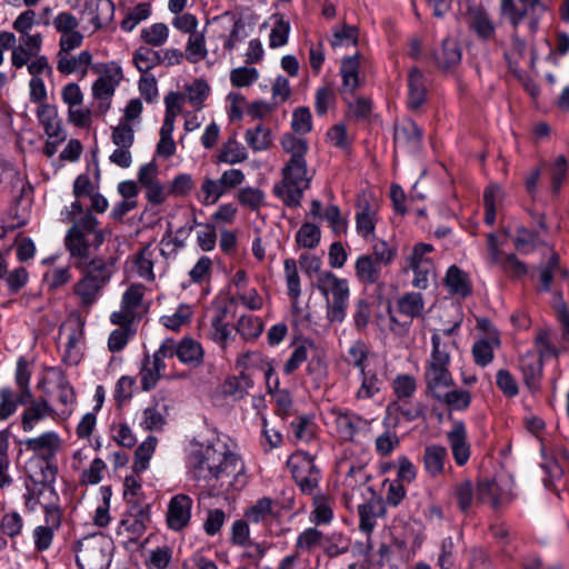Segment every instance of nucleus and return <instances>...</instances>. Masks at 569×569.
<instances>
[{
	"label": "nucleus",
	"instance_id": "nucleus-18",
	"mask_svg": "<svg viewBox=\"0 0 569 569\" xmlns=\"http://www.w3.org/2000/svg\"><path fill=\"white\" fill-rule=\"evenodd\" d=\"M27 451L42 455L46 460L56 456L61 447L60 436L56 431H46L38 437L21 442Z\"/></svg>",
	"mask_w": 569,
	"mask_h": 569
},
{
	"label": "nucleus",
	"instance_id": "nucleus-35",
	"mask_svg": "<svg viewBox=\"0 0 569 569\" xmlns=\"http://www.w3.org/2000/svg\"><path fill=\"white\" fill-rule=\"evenodd\" d=\"M445 281L451 293L460 297H467L471 292V286L467 273L457 266L449 267Z\"/></svg>",
	"mask_w": 569,
	"mask_h": 569
},
{
	"label": "nucleus",
	"instance_id": "nucleus-31",
	"mask_svg": "<svg viewBox=\"0 0 569 569\" xmlns=\"http://www.w3.org/2000/svg\"><path fill=\"white\" fill-rule=\"evenodd\" d=\"M435 399L445 405L450 410H465L471 402V395L463 389L452 388L445 389Z\"/></svg>",
	"mask_w": 569,
	"mask_h": 569
},
{
	"label": "nucleus",
	"instance_id": "nucleus-63",
	"mask_svg": "<svg viewBox=\"0 0 569 569\" xmlns=\"http://www.w3.org/2000/svg\"><path fill=\"white\" fill-rule=\"evenodd\" d=\"M307 361V373L313 380L322 381L327 377V362L323 352L315 347Z\"/></svg>",
	"mask_w": 569,
	"mask_h": 569
},
{
	"label": "nucleus",
	"instance_id": "nucleus-12",
	"mask_svg": "<svg viewBox=\"0 0 569 569\" xmlns=\"http://www.w3.org/2000/svg\"><path fill=\"white\" fill-rule=\"evenodd\" d=\"M162 346L168 347L171 351L170 358L177 356L186 365L197 366L203 359L202 346L192 338H183L179 343L173 339H166L162 341Z\"/></svg>",
	"mask_w": 569,
	"mask_h": 569
},
{
	"label": "nucleus",
	"instance_id": "nucleus-47",
	"mask_svg": "<svg viewBox=\"0 0 569 569\" xmlns=\"http://www.w3.org/2000/svg\"><path fill=\"white\" fill-rule=\"evenodd\" d=\"M71 268L74 267L70 263V266L56 267L48 270L43 274V282L48 287V289L50 291H56L61 287L68 284L72 279Z\"/></svg>",
	"mask_w": 569,
	"mask_h": 569
},
{
	"label": "nucleus",
	"instance_id": "nucleus-61",
	"mask_svg": "<svg viewBox=\"0 0 569 569\" xmlns=\"http://www.w3.org/2000/svg\"><path fill=\"white\" fill-rule=\"evenodd\" d=\"M499 345L498 338L491 340L477 341L472 347L475 362L481 367H486L493 359V346Z\"/></svg>",
	"mask_w": 569,
	"mask_h": 569
},
{
	"label": "nucleus",
	"instance_id": "nucleus-4",
	"mask_svg": "<svg viewBox=\"0 0 569 569\" xmlns=\"http://www.w3.org/2000/svg\"><path fill=\"white\" fill-rule=\"evenodd\" d=\"M432 350L426 365L425 381L427 392L431 397L438 396L445 389L456 386L449 370L450 353L448 346L442 341L439 333L431 336Z\"/></svg>",
	"mask_w": 569,
	"mask_h": 569
},
{
	"label": "nucleus",
	"instance_id": "nucleus-20",
	"mask_svg": "<svg viewBox=\"0 0 569 569\" xmlns=\"http://www.w3.org/2000/svg\"><path fill=\"white\" fill-rule=\"evenodd\" d=\"M27 405L29 406L24 409L21 416L22 429L26 432L32 431L41 420L54 415V409L46 399L34 400L31 398Z\"/></svg>",
	"mask_w": 569,
	"mask_h": 569
},
{
	"label": "nucleus",
	"instance_id": "nucleus-37",
	"mask_svg": "<svg viewBox=\"0 0 569 569\" xmlns=\"http://www.w3.org/2000/svg\"><path fill=\"white\" fill-rule=\"evenodd\" d=\"M244 140L254 152L264 151L272 143L271 130L262 124H258L246 131Z\"/></svg>",
	"mask_w": 569,
	"mask_h": 569
},
{
	"label": "nucleus",
	"instance_id": "nucleus-54",
	"mask_svg": "<svg viewBox=\"0 0 569 569\" xmlns=\"http://www.w3.org/2000/svg\"><path fill=\"white\" fill-rule=\"evenodd\" d=\"M368 355L369 348L362 340L358 339L348 348L345 360L349 366L359 369V372H361L366 370L365 362L368 359Z\"/></svg>",
	"mask_w": 569,
	"mask_h": 569
},
{
	"label": "nucleus",
	"instance_id": "nucleus-41",
	"mask_svg": "<svg viewBox=\"0 0 569 569\" xmlns=\"http://www.w3.org/2000/svg\"><path fill=\"white\" fill-rule=\"evenodd\" d=\"M152 7L149 2H141L134 6L121 21V29L124 32H131L134 28L150 18Z\"/></svg>",
	"mask_w": 569,
	"mask_h": 569
},
{
	"label": "nucleus",
	"instance_id": "nucleus-8",
	"mask_svg": "<svg viewBox=\"0 0 569 569\" xmlns=\"http://www.w3.org/2000/svg\"><path fill=\"white\" fill-rule=\"evenodd\" d=\"M336 432L342 441H355L356 437L370 431L373 419H366L351 410H337Z\"/></svg>",
	"mask_w": 569,
	"mask_h": 569
},
{
	"label": "nucleus",
	"instance_id": "nucleus-10",
	"mask_svg": "<svg viewBox=\"0 0 569 569\" xmlns=\"http://www.w3.org/2000/svg\"><path fill=\"white\" fill-rule=\"evenodd\" d=\"M149 520L148 506L132 505L120 521L118 535H126L128 540L137 541L144 533Z\"/></svg>",
	"mask_w": 569,
	"mask_h": 569
},
{
	"label": "nucleus",
	"instance_id": "nucleus-22",
	"mask_svg": "<svg viewBox=\"0 0 569 569\" xmlns=\"http://www.w3.org/2000/svg\"><path fill=\"white\" fill-rule=\"evenodd\" d=\"M84 12L91 16L94 30L108 26L114 17V3L111 0H89L84 4Z\"/></svg>",
	"mask_w": 569,
	"mask_h": 569
},
{
	"label": "nucleus",
	"instance_id": "nucleus-43",
	"mask_svg": "<svg viewBox=\"0 0 569 569\" xmlns=\"http://www.w3.org/2000/svg\"><path fill=\"white\" fill-rule=\"evenodd\" d=\"M132 61L141 73H147L154 67L160 66L158 51L150 47H139L133 52Z\"/></svg>",
	"mask_w": 569,
	"mask_h": 569
},
{
	"label": "nucleus",
	"instance_id": "nucleus-50",
	"mask_svg": "<svg viewBox=\"0 0 569 569\" xmlns=\"http://www.w3.org/2000/svg\"><path fill=\"white\" fill-rule=\"evenodd\" d=\"M20 393L10 387L0 388V421L7 420L18 409Z\"/></svg>",
	"mask_w": 569,
	"mask_h": 569
},
{
	"label": "nucleus",
	"instance_id": "nucleus-34",
	"mask_svg": "<svg viewBox=\"0 0 569 569\" xmlns=\"http://www.w3.org/2000/svg\"><path fill=\"white\" fill-rule=\"evenodd\" d=\"M360 375V386L355 395L357 400H368L376 397L380 390L382 381L372 370H362Z\"/></svg>",
	"mask_w": 569,
	"mask_h": 569
},
{
	"label": "nucleus",
	"instance_id": "nucleus-59",
	"mask_svg": "<svg viewBox=\"0 0 569 569\" xmlns=\"http://www.w3.org/2000/svg\"><path fill=\"white\" fill-rule=\"evenodd\" d=\"M158 439L153 436L147 439L137 448L134 452V468L137 471H143L148 468L149 460L156 450Z\"/></svg>",
	"mask_w": 569,
	"mask_h": 569
},
{
	"label": "nucleus",
	"instance_id": "nucleus-25",
	"mask_svg": "<svg viewBox=\"0 0 569 569\" xmlns=\"http://www.w3.org/2000/svg\"><path fill=\"white\" fill-rule=\"evenodd\" d=\"M167 406L154 400L141 412L139 425L146 431H161L167 423Z\"/></svg>",
	"mask_w": 569,
	"mask_h": 569
},
{
	"label": "nucleus",
	"instance_id": "nucleus-52",
	"mask_svg": "<svg viewBox=\"0 0 569 569\" xmlns=\"http://www.w3.org/2000/svg\"><path fill=\"white\" fill-rule=\"evenodd\" d=\"M274 501L271 498L263 497L251 506L244 516L248 521L259 523L266 521L273 513Z\"/></svg>",
	"mask_w": 569,
	"mask_h": 569
},
{
	"label": "nucleus",
	"instance_id": "nucleus-38",
	"mask_svg": "<svg viewBox=\"0 0 569 569\" xmlns=\"http://www.w3.org/2000/svg\"><path fill=\"white\" fill-rule=\"evenodd\" d=\"M234 329L244 341H253L262 333L263 323L258 317L244 315L238 319Z\"/></svg>",
	"mask_w": 569,
	"mask_h": 569
},
{
	"label": "nucleus",
	"instance_id": "nucleus-7",
	"mask_svg": "<svg viewBox=\"0 0 569 569\" xmlns=\"http://www.w3.org/2000/svg\"><path fill=\"white\" fill-rule=\"evenodd\" d=\"M292 477L303 493L311 495L320 481V470L307 452H297L288 460Z\"/></svg>",
	"mask_w": 569,
	"mask_h": 569
},
{
	"label": "nucleus",
	"instance_id": "nucleus-49",
	"mask_svg": "<svg viewBox=\"0 0 569 569\" xmlns=\"http://www.w3.org/2000/svg\"><path fill=\"white\" fill-rule=\"evenodd\" d=\"M157 264V248L151 244L146 246L137 260L138 273L146 280H153V268Z\"/></svg>",
	"mask_w": 569,
	"mask_h": 569
},
{
	"label": "nucleus",
	"instance_id": "nucleus-33",
	"mask_svg": "<svg viewBox=\"0 0 569 569\" xmlns=\"http://www.w3.org/2000/svg\"><path fill=\"white\" fill-rule=\"evenodd\" d=\"M398 311L410 318H420L425 311V300L420 292H407L397 300Z\"/></svg>",
	"mask_w": 569,
	"mask_h": 569
},
{
	"label": "nucleus",
	"instance_id": "nucleus-44",
	"mask_svg": "<svg viewBox=\"0 0 569 569\" xmlns=\"http://www.w3.org/2000/svg\"><path fill=\"white\" fill-rule=\"evenodd\" d=\"M117 86L106 82L102 79H97L92 84L93 98L98 101V111L106 113L110 109L111 98L114 94Z\"/></svg>",
	"mask_w": 569,
	"mask_h": 569
},
{
	"label": "nucleus",
	"instance_id": "nucleus-3",
	"mask_svg": "<svg viewBox=\"0 0 569 569\" xmlns=\"http://www.w3.org/2000/svg\"><path fill=\"white\" fill-rule=\"evenodd\" d=\"M281 176L282 179L273 186L274 196L287 207H300L303 192L309 189L313 177L307 160H288L281 169Z\"/></svg>",
	"mask_w": 569,
	"mask_h": 569
},
{
	"label": "nucleus",
	"instance_id": "nucleus-14",
	"mask_svg": "<svg viewBox=\"0 0 569 569\" xmlns=\"http://www.w3.org/2000/svg\"><path fill=\"white\" fill-rule=\"evenodd\" d=\"M377 204L362 197L357 201L356 229L363 239L375 238L377 224Z\"/></svg>",
	"mask_w": 569,
	"mask_h": 569
},
{
	"label": "nucleus",
	"instance_id": "nucleus-64",
	"mask_svg": "<svg viewBox=\"0 0 569 569\" xmlns=\"http://www.w3.org/2000/svg\"><path fill=\"white\" fill-rule=\"evenodd\" d=\"M259 79V71L253 67H238L230 71V82L233 87L244 88Z\"/></svg>",
	"mask_w": 569,
	"mask_h": 569
},
{
	"label": "nucleus",
	"instance_id": "nucleus-40",
	"mask_svg": "<svg viewBox=\"0 0 569 569\" xmlns=\"http://www.w3.org/2000/svg\"><path fill=\"white\" fill-rule=\"evenodd\" d=\"M359 61L357 56L347 57L342 60L340 73L342 77L343 91H355L359 86Z\"/></svg>",
	"mask_w": 569,
	"mask_h": 569
},
{
	"label": "nucleus",
	"instance_id": "nucleus-24",
	"mask_svg": "<svg viewBox=\"0 0 569 569\" xmlns=\"http://www.w3.org/2000/svg\"><path fill=\"white\" fill-rule=\"evenodd\" d=\"M92 62V54L83 50L77 56L63 54L57 56V70L61 74L69 76L71 73L80 72L82 76L87 74L88 67Z\"/></svg>",
	"mask_w": 569,
	"mask_h": 569
},
{
	"label": "nucleus",
	"instance_id": "nucleus-5",
	"mask_svg": "<svg viewBox=\"0 0 569 569\" xmlns=\"http://www.w3.org/2000/svg\"><path fill=\"white\" fill-rule=\"evenodd\" d=\"M80 569H108L113 552V541L101 533L79 540L73 548Z\"/></svg>",
	"mask_w": 569,
	"mask_h": 569
},
{
	"label": "nucleus",
	"instance_id": "nucleus-57",
	"mask_svg": "<svg viewBox=\"0 0 569 569\" xmlns=\"http://www.w3.org/2000/svg\"><path fill=\"white\" fill-rule=\"evenodd\" d=\"M321 238L320 229L317 224L305 222L296 234V242L303 248H316Z\"/></svg>",
	"mask_w": 569,
	"mask_h": 569
},
{
	"label": "nucleus",
	"instance_id": "nucleus-42",
	"mask_svg": "<svg viewBox=\"0 0 569 569\" xmlns=\"http://www.w3.org/2000/svg\"><path fill=\"white\" fill-rule=\"evenodd\" d=\"M16 383L19 388L17 392L20 393V403L26 406L32 398V392L30 389V378L31 373L28 370L27 362L23 358H20L17 362L16 368Z\"/></svg>",
	"mask_w": 569,
	"mask_h": 569
},
{
	"label": "nucleus",
	"instance_id": "nucleus-39",
	"mask_svg": "<svg viewBox=\"0 0 569 569\" xmlns=\"http://www.w3.org/2000/svg\"><path fill=\"white\" fill-rule=\"evenodd\" d=\"M315 345L310 340H305L301 343L295 346L290 357L283 366V372L286 375L293 373L303 362L309 359Z\"/></svg>",
	"mask_w": 569,
	"mask_h": 569
},
{
	"label": "nucleus",
	"instance_id": "nucleus-1",
	"mask_svg": "<svg viewBox=\"0 0 569 569\" xmlns=\"http://www.w3.org/2000/svg\"><path fill=\"white\" fill-rule=\"evenodd\" d=\"M71 227L64 236V248L69 262L80 273L72 287L73 296L82 309L89 310L101 298L117 268V257L98 254L104 241V231L90 210H84L79 200L62 212Z\"/></svg>",
	"mask_w": 569,
	"mask_h": 569
},
{
	"label": "nucleus",
	"instance_id": "nucleus-53",
	"mask_svg": "<svg viewBox=\"0 0 569 569\" xmlns=\"http://www.w3.org/2000/svg\"><path fill=\"white\" fill-rule=\"evenodd\" d=\"M557 273H561L563 277L568 276V272L559 266V257L552 253L547 263L540 268V289L549 291Z\"/></svg>",
	"mask_w": 569,
	"mask_h": 569
},
{
	"label": "nucleus",
	"instance_id": "nucleus-2",
	"mask_svg": "<svg viewBox=\"0 0 569 569\" xmlns=\"http://www.w3.org/2000/svg\"><path fill=\"white\" fill-rule=\"evenodd\" d=\"M190 465L194 479L216 481L219 490L239 491L247 483L243 461L222 441L197 450L190 458Z\"/></svg>",
	"mask_w": 569,
	"mask_h": 569
},
{
	"label": "nucleus",
	"instance_id": "nucleus-60",
	"mask_svg": "<svg viewBox=\"0 0 569 569\" xmlns=\"http://www.w3.org/2000/svg\"><path fill=\"white\" fill-rule=\"evenodd\" d=\"M568 173V160L558 156L550 166L551 192L558 194Z\"/></svg>",
	"mask_w": 569,
	"mask_h": 569
},
{
	"label": "nucleus",
	"instance_id": "nucleus-46",
	"mask_svg": "<svg viewBox=\"0 0 569 569\" xmlns=\"http://www.w3.org/2000/svg\"><path fill=\"white\" fill-rule=\"evenodd\" d=\"M140 38L148 46L161 47L168 41L169 28L163 22H156L143 28L140 33Z\"/></svg>",
	"mask_w": 569,
	"mask_h": 569
},
{
	"label": "nucleus",
	"instance_id": "nucleus-16",
	"mask_svg": "<svg viewBox=\"0 0 569 569\" xmlns=\"http://www.w3.org/2000/svg\"><path fill=\"white\" fill-rule=\"evenodd\" d=\"M447 441L456 463L458 466L466 465L470 458L471 450L466 426L462 421L453 422L452 428L447 432Z\"/></svg>",
	"mask_w": 569,
	"mask_h": 569
},
{
	"label": "nucleus",
	"instance_id": "nucleus-29",
	"mask_svg": "<svg viewBox=\"0 0 569 569\" xmlns=\"http://www.w3.org/2000/svg\"><path fill=\"white\" fill-rule=\"evenodd\" d=\"M226 310L218 311L210 320L209 337L221 348H226L230 341L236 339L232 328L224 321Z\"/></svg>",
	"mask_w": 569,
	"mask_h": 569
},
{
	"label": "nucleus",
	"instance_id": "nucleus-28",
	"mask_svg": "<svg viewBox=\"0 0 569 569\" xmlns=\"http://www.w3.org/2000/svg\"><path fill=\"white\" fill-rule=\"evenodd\" d=\"M426 100L425 78L420 70L413 68L408 74V106L419 109Z\"/></svg>",
	"mask_w": 569,
	"mask_h": 569
},
{
	"label": "nucleus",
	"instance_id": "nucleus-9",
	"mask_svg": "<svg viewBox=\"0 0 569 569\" xmlns=\"http://www.w3.org/2000/svg\"><path fill=\"white\" fill-rule=\"evenodd\" d=\"M171 351L168 347L160 345L159 349L152 355H146L140 368V382L144 391L153 389L162 378L166 363L164 359L170 358Z\"/></svg>",
	"mask_w": 569,
	"mask_h": 569
},
{
	"label": "nucleus",
	"instance_id": "nucleus-21",
	"mask_svg": "<svg viewBox=\"0 0 569 569\" xmlns=\"http://www.w3.org/2000/svg\"><path fill=\"white\" fill-rule=\"evenodd\" d=\"M37 117L43 126L48 138H58L66 140V132L62 129L61 119L58 117V110L49 103H41L37 109Z\"/></svg>",
	"mask_w": 569,
	"mask_h": 569
},
{
	"label": "nucleus",
	"instance_id": "nucleus-27",
	"mask_svg": "<svg viewBox=\"0 0 569 569\" xmlns=\"http://www.w3.org/2000/svg\"><path fill=\"white\" fill-rule=\"evenodd\" d=\"M432 58L440 69H449L461 60V50L455 39L446 38L441 47L433 51Z\"/></svg>",
	"mask_w": 569,
	"mask_h": 569
},
{
	"label": "nucleus",
	"instance_id": "nucleus-36",
	"mask_svg": "<svg viewBox=\"0 0 569 569\" xmlns=\"http://www.w3.org/2000/svg\"><path fill=\"white\" fill-rule=\"evenodd\" d=\"M183 53L190 63H198L207 58L204 30L188 37Z\"/></svg>",
	"mask_w": 569,
	"mask_h": 569
},
{
	"label": "nucleus",
	"instance_id": "nucleus-17",
	"mask_svg": "<svg viewBox=\"0 0 569 569\" xmlns=\"http://www.w3.org/2000/svg\"><path fill=\"white\" fill-rule=\"evenodd\" d=\"M422 130L411 119H405L395 127V143L409 152H416L421 146Z\"/></svg>",
	"mask_w": 569,
	"mask_h": 569
},
{
	"label": "nucleus",
	"instance_id": "nucleus-51",
	"mask_svg": "<svg viewBox=\"0 0 569 569\" xmlns=\"http://www.w3.org/2000/svg\"><path fill=\"white\" fill-rule=\"evenodd\" d=\"M281 147L290 154L289 160H306V154L309 150L308 142L292 133H287L281 138Z\"/></svg>",
	"mask_w": 569,
	"mask_h": 569
},
{
	"label": "nucleus",
	"instance_id": "nucleus-15",
	"mask_svg": "<svg viewBox=\"0 0 569 569\" xmlns=\"http://www.w3.org/2000/svg\"><path fill=\"white\" fill-rule=\"evenodd\" d=\"M67 342L64 347L63 361L67 365L76 366L80 362L82 352L83 323L80 319L68 321L64 326Z\"/></svg>",
	"mask_w": 569,
	"mask_h": 569
},
{
	"label": "nucleus",
	"instance_id": "nucleus-13",
	"mask_svg": "<svg viewBox=\"0 0 569 569\" xmlns=\"http://www.w3.org/2000/svg\"><path fill=\"white\" fill-rule=\"evenodd\" d=\"M191 508L192 499L189 496L179 493L172 497L167 511L168 527L174 531L187 527L191 518Z\"/></svg>",
	"mask_w": 569,
	"mask_h": 569
},
{
	"label": "nucleus",
	"instance_id": "nucleus-62",
	"mask_svg": "<svg viewBox=\"0 0 569 569\" xmlns=\"http://www.w3.org/2000/svg\"><path fill=\"white\" fill-rule=\"evenodd\" d=\"M535 346L538 352V357L542 360L558 357L559 350L551 341V335L546 329H539L535 337Z\"/></svg>",
	"mask_w": 569,
	"mask_h": 569
},
{
	"label": "nucleus",
	"instance_id": "nucleus-45",
	"mask_svg": "<svg viewBox=\"0 0 569 569\" xmlns=\"http://www.w3.org/2000/svg\"><path fill=\"white\" fill-rule=\"evenodd\" d=\"M248 159V152L243 146L234 139H229L221 148L218 161L229 164L243 162Z\"/></svg>",
	"mask_w": 569,
	"mask_h": 569
},
{
	"label": "nucleus",
	"instance_id": "nucleus-30",
	"mask_svg": "<svg viewBox=\"0 0 569 569\" xmlns=\"http://www.w3.org/2000/svg\"><path fill=\"white\" fill-rule=\"evenodd\" d=\"M543 360L535 351H527L519 359V368L523 380L529 387H535L542 373Z\"/></svg>",
	"mask_w": 569,
	"mask_h": 569
},
{
	"label": "nucleus",
	"instance_id": "nucleus-23",
	"mask_svg": "<svg viewBox=\"0 0 569 569\" xmlns=\"http://www.w3.org/2000/svg\"><path fill=\"white\" fill-rule=\"evenodd\" d=\"M332 300L326 298L327 301V319L330 322L341 323L345 321L347 316V308L349 305V284L348 281L341 287L338 288L333 293H331Z\"/></svg>",
	"mask_w": 569,
	"mask_h": 569
},
{
	"label": "nucleus",
	"instance_id": "nucleus-56",
	"mask_svg": "<svg viewBox=\"0 0 569 569\" xmlns=\"http://www.w3.org/2000/svg\"><path fill=\"white\" fill-rule=\"evenodd\" d=\"M323 533L316 528H307L299 533L296 540V549L302 552H309L317 547L322 548Z\"/></svg>",
	"mask_w": 569,
	"mask_h": 569
},
{
	"label": "nucleus",
	"instance_id": "nucleus-26",
	"mask_svg": "<svg viewBox=\"0 0 569 569\" xmlns=\"http://www.w3.org/2000/svg\"><path fill=\"white\" fill-rule=\"evenodd\" d=\"M423 468L431 477H437L445 471L448 461V451L443 446L429 445L423 451Z\"/></svg>",
	"mask_w": 569,
	"mask_h": 569
},
{
	"label": "nucleus",
	"instance_id": "nucleus-19",
	"mask_svg": "<svg viewBox=\"0 0 569 569\" xmlns=\"http://www.w3.org/2000/svg\"><path fill=\"white\" fill-rule=\"evenodd\" d=\"M371 498L358 506L359 529L370 533L376 527L377 518L385 513V506L381 498L370 490Z\"/></svg>",
	"mask_w": 569,
	"mask_h": 569
},
{
	"label": "nucleus",
	"instance_id": "nucleus-6",
	"mask_svg": "<svg viewBox=\"0 0 569 569\" xmlns=\"http://www.w3.org/2000/svg\"><path fill=\"white\" fill-rule=\"evenodd\" d=\"M546 6L540 0H500V14L517 29L528 18V29L535 33Z\"/></svg>",
	"mask_w": 569,
	"mask_h": 569
},
{
	"label": "nucleus",
	"instance_id": "nucleus-48",
	"mask_svg": "<svg viewBox=\"0 0 569 569\" xmlns=\"http://www.w3.org/2000/svg\"><path fill=\"white\" fill-rule=\"evenodd\" d=\"M350 548V539L340 532L323 535L322 549L327 556L333 558L348 552Z\"/></svg>",
	"mask_w": 569,
	"mask_h": 569
},
{
	"label": "nucleus",
	"instance_id": "nucleus-58",
	"mask_svg": "<svg viewBox=\"0 0 569 569\" xmlns=\"http://www.w3.org/2000/svg\"><path fill=\"white\" fill-rule=\"evenodd\" d=\"M284 276L289 297L297 301L301 296L300 278L295 259L284 260Z\"/></svg>",
	"mask_w": 569,
	"mask_h": 569
},
{
	"label": "nucleus",
	"instance_id": "nucleus-55",
	"mask_svg": "<svg viewBox=\"0 0 569 569\" xmlns=\"http://www.w3.org/2000/svg\"><path fill=\"white\" fill-rule=\"evenodd\" d=\"M290 430L296 440L309 442L315 436V423L310 416H299L290 423Z\"/></svg>",
	"mask_w": 569,
	"mask_h": 569
},
{
	"label": "nucleus",
	"instance_id": "nucleus-11",
	"mask_svg": "<svg viewBox=\"0 0 569 569\" xmlns=\"http://www.w3.org/2000/svg\"><path fill=\"white\" fill-rule=\"evenodd\" d=\"M466 22L470 32L481 41H492L496 39V22L485 8L470 7L466 14Z\"/></svg>",
	"mask_w": 569,
	"mask_h": 569
},
{
	"label": "nucleus",
	"instance_id": "nucleus-32",
	"mask_svg": "<svg viewBox=\"0 0 569 569\" xmlns=\"http://www.w3.org/2000/svg\"><path fill=\"white\" fill-rule=\"evenodd\" d=\"M356 276L365 284L376 283L380 278L381 264L372 256L362 254L356 261Z\"/></svg>",
	"mask_w": 569,
	"mask_h": 569
}]
</instances>
